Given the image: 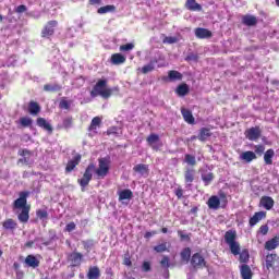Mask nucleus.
Segmentation results:
<instances>
[{"mask_svg":"<svg viewBox=\"0 0 279 279\" xmlns=\"http://www.w3.org/2000/svg\"><path fill=\"white\" fill-rule=\"evenodd\" d=\"M93 173H95L97 180H104L108 173H110V160L108 158L98 159V168L94 162H90L81 179H77V184L84 190L93 180Z\"/></svg>","mask_w":279,"mask_h":279,"instance_id":"1","label":"nucleus"},{"mask_svg":"<svg viewBox=\"0 0 279 279\" xmlns=\"http://www.w3.org/2000/svg\"><path fill=\"white\" fill-rule=\"evenodd\" d=\"M56 27H58V21H48L41 29V38H51L56 34Z\"/></svg>","mask_w":279,"mask_h":279,"instance_id":"4","label":"nucleus"},{"mask_svg":"<svg viewBox=\"0 0 279 279\" xmlns=\"http://www.w3.org/2000/svg\"><path fill=\"white\" fill-rule=\"evenodd\" d=\"M190 263L194 269H204L206 267V259L199 253L193 254Z\"/></svg>","mask_w":279,"mask_h":279,"instance_id":"6","label":"nucleus"},{"mask_svg":"<svg viewBox=\"0 0 279 279\" xmlns=\"http://www.w3.org/2000/svg\"><path fill=\"white\" fill-rule=\"evenodd\" d=\"M142 271H144L145 274L151 271V264L149 262H144L142 265Z\"/></svg>","mask_w":279,"mask_h":279,"instance_id":"54","label":"nucleus"},{"mask_svg":"<svg viewBox=\"0 0 279 279\" xmlns=\"http://www.w3.org/2000/svg\"><path fill=\"white\" fill-rule=\"evenodd\" d=\"M181 260L183 263H189L191 262V247H185L181 252Z\"/></svg>","mask_w":279,"mask_h":279,"instance_id":"41","label":"nucleus"},{"mask_svg":"<svg viewBox=\"0 0 279 279\" xmlns=\"http://www.w3.org/2000/svg\"><path fill=\"white\" fill-rule=\"evenodd\" d=\"M87 279H100L101 278V269L98 266H90L86 274Z\"/></svg>","mask_w":279,"mask_h":279,"instance_id":"14","label":"nucleus"},{"mask_svg":"<svg viewBox=\"0 0 279 279\" xmlns=\"http://www.w3.org/2000/svg\"><path fill=\"white\" fill-rule=\"evenodd\" d=\"M13 269L15 271V278L16 279H23L25 278V272L23 270H21V264H19L17 262H15L13 264Z\"/></svg>","mask_w":279,"mask_h":279,"instance_id":"40","label":"nucleus"},{"mask_svg":"<svg viewBox=\"0 0 279 279\" xmlns=\"http://www.w3.org/2000/svg\"><path fill=\"white\" fill-rule=\"evenodd\" d=\"M37 125L48 132V134H53V126L45 118H37Z\"/></svg>","mask_w":279,"mask_h":279,"instance_id":"20","label":"nucleus"},{"mask_svg":"<svg viewBox=\"0 0 279 279\" xmlns=\"http://www.w3.org/2000/svg\"><path fill=\"white\" fill-rule=\"evenodd\" d=\"M112 88L108 87V80L100 78L90 90V97H102V99H110L112 97Z\"/></svg>","mask_w":279,"mask_h":279,"instance_id":"3","label":"nucleus"},{"mask_svg":"<svg viewBox=\"0 0 279 279\" xmlns=\"http://www.w3.org/2000/svg\"><path fill=\"white\" fill-rule=\"evenodd\" d=\"M254 149H255V155L257 156H263V154H265V145L263 144L255 145Z\"/></svg>","mask_w":279,"mask_h":279,"instance_id":"49","label":"nucleus"},{"mask_svg":"<svg viewBox=\"0 0 279 279\" xmlns=\"http://www.w3.org/2000/svg\"><path fill=\"white\" fill-rule=\"evenodd\" d=\"M191 92V88L189 87V84L186 83H182L180 85H178L177 89H175V94L179 97H186V95Z\"/></svg>","mask_w":279,"mask_h":279,"instance_id":"25","label":"nucleus"},{"mask_svg":"<svg viewBox=\"0 0 279 279\" xmlns=\"http://www.w3.org/2000/svg\"><path fill=\"white\" fill-rule=\"evenodd\" d=\"M174 194L175 196L178 197V199H182L183 195H184V190H182V187H178L175 191H174Z\"/></svg>","mask_w":279,"mask_h":279,"instance_id":"59","label":"nucleus"},{"mask_svg":"<svg viewBox=\"0 0 279 279\" xmlns=\"http://www.w3.org/2000/svg\"><path fill=\"white\" fill-rule=\"evenodd\" d=\"M17 14H23V12H27V7L25 4H21L15 9Z\"/></svg>","mask_w":279,"mask_h":279,"instance_id":"60","label":"nucleus"},{"mask_svg":"<svg viewBox=\"0 0 279 279\" xmlns=\"http://www.w3.org/2000/svg\"><path fill=\"white\" fill-rule=\"evenodd\" d=\"M181 114L185 121L190 125H195V117H193V112L186 108H181Z\"/></svg>","mask_w":279,"mask_h":279,"instance_id":"13","label":"nucleus"},{"mask_svg":"<svg viewBox=\"0 0 279 279\" xmlns=\"http://www.w3.org/2000/svg\"><path fill=\"white\" fill-rule=\"evenodd\" d=\"M219 198H220L221 202H223L225 204H228V195H226V193L220 192V193H219Z\"/></svg>","mask_w":279,"mask_h":279,"instance_id":"62","label":"nucleus"},{"mask_svg":"<svg viewBox=\"0 0 279 279\" xmlns=\"http://www.w3.org/2000/svg\"><path fill=\"white\" fill-rule=\"evenodd\" d=\"M240 275L242 279H252L254 278V272L252 271V268L247 264H243L240 267Z\"/></svg>","mask_w":279,"mask_h":279,"instance_id":"12","label":"nucleus"},{"mask_svg":"<svg viewBox=\"0 0 279 279\" xmlns=\"http://www.w3.org/2000/svg\"><path fill=\"white\" fill-rule=\"evenodd\" d=\"M82 162V155L76 154L71 160L68 161L65 166V173H71L75 171V168Z\"/></svg>","mask_w":279,"mask_h":279,"instance_id":"7","label":"nucleus"},{"mask_svg":"<svg viewBox=\"0 0 279 279\" xmlns=\"http://www.w3.org/2000/svg\"><path fill=\"white\" fill-rule=\"evenodd\" d=\"M36 215L38 219H47V217H49V213H47L45 209H37Z\"/></svg>","mask_w":279,"mask_h":279,"instance_id":"50","label":"nucleus"},{"mask_svg":"<svg viewBox=\"0 0 279 279\" xmlns=\"http://www.w3.org/2000/svg\"><path fill=\"white\" fill-rule=\"evenodd\" d=\"M75 228H76V225H75V222H69L66 226H65V229H64V231L65 232H73V230H75Z\"/></svg>","mask_w":279,"mask_h":279,"instance_id":"57","label":"nucleus"},{"mask_svg":"<svg viewBox=\"0 0 279 279\" xmlns=\"http://www.w3.org/2000/svg\"><path fill=\"white\" fill-rule=\"evenodd\" d=\"M230 252L233 256H239L241 254V244L239 242H232L229 244Z\"/></svg>","mask_w":279,"mask_h":279,"instance_id":"38","label":"nucleus"},{"mask_svg":"<svg viewBox=\"0 0 279 279\" xmlns=\"http://www.w3.org/2000/svg\"><path fill=\"white\" fill-rule=\"evenodd\" d=\"M24 263L27 265V267H32V269L40 267V260H38V258H36L34 255H27Z\"/></svg>","mask_w":279,"mask_h":279,"instance_id":"19","label":"nucleus"},{"mask_svg":"<svg viewBox=\"0 0 279 279\" xmlns=\"http://www.w3.org/2000/svg\"><path fill=\"white\" fill-rule=\"evenodd\" d=\"M160 265L161 267H166L167 269H169V267H171V264H169V256L165 255L160 260Z\"/></svg>","mask_w":279,"mask_h":279,"instance_id":"52","label":"nucleus"},{"mask_svg":"<svg viewBox=\"0 0 279 279\" xmlns=\"http://www.w3.org/2000/svg\"><path fill=\"white\" fill-rule=\"evenodd\" d=\"M64 130H71L73 128V117H66L63 119Z\"/></svg>","mask_w":279,"mask_h":279,"instance_id":"46","label":"nucleus"},{"mask_svg":"<svg viewBox=\"0 0 279 279\" xmlns=\"http://www.w3.org/2000/svg\"><path fill=\"white\" fill-rule=\"evenodd\" d=\"M195 169L186 168L184 170V182L186 186H193V182H195Z\"/></svg>","mask_w":279,"mask_h":279,"instance_id":"10","label":"nucleus"},{"mask_svg":"<svg viewBox=\"0 0 279 279\" xmlns=\"http://www.w3.org/2000/svg\"><path fill=\"white\" fill-rule=\"evenodd\" d=\"M116 10H117V7H114L112 4H108V5H105V7H100L97 10V13L98 14H108V12H114Z\"/></svg>","mask_w":279,"mask_h":279,"instance_id":"43","label":"nucleus"},{"mask_svg":"<svg viewBox=\"0 0 279 279\" xmlns=\"http://www.w3.org/2000/svg\"><path fill=\"white\" fill-rule=\"evenodd\" d=\"M146 142L149 145V147H151V149L158 151V146H156V143L160 142V136L158 134L151 133L147 136Z\"/></svg>","mask_w":279,"mask_h":279,"instance_id":"18","label":"nucleus"},{"mask_svg":"<svg viewBox=\"0 0 279 279\" xmlns=\"http://www.w3.org/2000/svg\"><path fill=\"white\" fill-rule=\"evenodd\" d=\"M22 128H29L32 125V118L23 117L20 119Z\"/></svg>","mask_w":279,"mask_h":279,"instance_id":"48","label":"nucleus"},{"mask_svg":"<svg viewBox=\"0 0 279 279\" xmlns=\"http://www.w3.org/2000/svg\"><path fill=\"white\" fill-rule=\"evenodd\" d=\"M225 241L228 245L231 243H236V231L235 230H229L225 233Z\"/></svg>","mask_w":279,"mask_h":279,"instance_id":"28","label":"nucleus"},{"mask_svg":"<svg viewBox=\"0 0 279 279\" xmlns=\"http://www.w3.org/2000/svg\"><path fill=\"white\" fill-rule=\"evenodd\" d=\"M163 43L168 45H174V43H178V37H165Z\"/></svg>","mask_w":279,"mask_h":279,"instance_id":"55","label":"nucleus"},{"mask_svg":"<svg viewBox=\"0 0 279 279\" xmlns=\"http://www.w3.org/2000/svg\"><path fill=\"white\" fill-rule=\"evenodd\" d=\"M239 255H240V258H239L240 263H244V265L250 263V251L247 248L242 250V252H240Z\"/></svg>","mask_w":279,"mask_h":279,"instance_id":"42","label":"nucleus"},{"mask_svg":"<svg viewBox=\"0 0 279 279\" xmlns=\"http://www.w3.org/2000/svg\"><path fill=\"white\" fill-rule=\"evenodd\" d=\"M2 227H3L5 230H16V228H19V223L15 222L14 219L8 218V219H5V220L2 222Z\"/></svg>","mask_w":279,"mask_h":279,"instance_id":"29","label":"nucleus"},{"mask_svg":"<svg viewBox=\"0 0 279 279\" xmlns=\"http://www.w3.org/2000/svg\"><path fill=\"white\" fill-rule=\"evenodd\" d=\"M184 162H186V165H190V167H195L197 165V160L195 159V156L191 154H185Z\"/></svg>","mask_w":279,"mask_h":279,"instance_id":"44","label":"nucleus"},{"mask_svg":"<svg viewBox=\"0 0 279 279\" xmlns=\"http://www.w3.org/2000/svg\"><path fill=\"white\" fill-rule=\"evenodd\" d=\"M265 217H267L266 211H257L253 215V217L250 218L248 223L251 227H254L256 226V223H258V221H262V219H265Z\"/></svg>","mask_w":279,"mask_h":279,"instance_id":"22","label":"nucleus"},{"mask_svg":"<svg viewBox=\"0 0 279 279\" xmlns=\"http://www.w3.org/2000/svg\"><path fill=\"white\" fill-rule=\"evenodd\" d=\"M259 232H260V234H263L265 236L269 232V227L267 225H263L259 228Z\"/></svg>","mask_w":279,"mask_h":279,"instance_id":"61","label":"nucleus"},{"mask_svg":"<svg viewBox=\"0 0 279 279\" xmlns=\"http://www.w3.org/2000/svg\"><path fill=\"white\" fill-rule=\"evenodd\" d=\"M89 5H101V0H88Z\"/></svg>","mask_w":279,"mask_h":279,"instance_id":"64","label":"nucleus"},{"mask_svg":"<svg viewBox=\"0 0 279 279\" xmlns=\"http://www.w3.org/2000/svg\"><path fill=\"white\" fill-rule=\"evenodd\" d=\"M82 245L86 252H90V247H93V240L83 241Z\"/></svg>","mask_w":279,"mask_h":279,"instance_id":"53","label":"nucleus"},{"mask_svg":"<svg viewBox=\"0 0 279 279\" xmlns=\"http://www.w3.org/2000/svg\"><path fill=\"white\" fill-rule=\"evenodd\" d=\"M185 8L190 12H202V4L197 3V0H186Z\"/></svg>","mask_w":279,"mask_h":279,"instance_id":"21","label":"nucleus"},{"mask_svg":"<svg viewBox=\"0 0 279 279\" xmlns=\"http://www.w3.org/2000/svg\"><path fill=\"white\" fill-rule=\"evenodd\" d=\"M19 156H23L25 158V156H32V150L24 148V149H20L19 150Z\"/></svg>","mask_w":279,"mask_h":279,"instance_id":"58","label":"nucleus"},{"mask_svg":"<svg viewBox=\"0 0 279 279\" xmlns=\"http://www.w3.org/2000/svg\"><path fill=\"white\" fill-rule=\"evenodd\" d=\"M134 197V193L132 190L126 189L119 192V202H123L125 199H132Z\"/></svg>","mask_w":279,"mask_h":279,"instance_id":"30","label":"nucleus"},{"mask_svg":"<svg viewBox=\"0 0 279 279\" xmlns=\"http://www.w3.org/2000/svg\"><path fill=\"white\" fill-rule=\"evenodd\" d=\"M196 38L204 40L206 38H213V32L208 31V28L197 27L194 31Z\"/></svg>","mask_w":279,"mask_h":279,"instance_id":"11","label":"nucleus"},{"mask_svg":"<svg viewBox=\"0 0 279 279\" xmlns=\"http://www.w3.org/2000/svg\"><path fill=\"white\" fill-rule=\"evenodd\" d=\"M274 204H276V202L271 196H263L259 201V205L263 206L265 210H271V208H274Z\"/></svg>","mask_w":279,"mask_h":279,"instance_id":"15","label":"nucleus"},{"mask_svg":"<svg viewBox=\"0 0 279 279\" xmlns=\"http://www.w3.org/2000/svg\"><path fill=\"white\" fill-rule=\"evenodd\" d=\"M278 246H279V236H275L266 241L264 245L265 250H267L268 252L276 250Z\"/></svg>","mask_w":279,"mask_h":279,"instance_id":"24","label":"nucleus"},{"mask_svg":"<svg viewBox=\"0 0 279 279\" xmlns=\"http://www.w3.org/2000/svg\"><path fill=\"white\" fill-rule=\"evenodd\" d=\"M276 258H278V254H268L266 256V269H274V265L276 264Z\"/></svg>","mask_w":279,"mask_h":279,"instance_id":"34","label":"nucleus"},{"mask_svg":"<svg viewBox=\"0 0 279 279\" xmlns=\"http://www.w3.org/2000/svg\"><path fill=\"white\" fill-rule=\"evenodd\" d=\"M182 73H180L179 71L175 70H170L168 72V77H163V81L167 82V80L169 82H178V81H182Z\"/></svg>","mask_w":279,"mask_h":279,"instance_id":"23","label":"nucleus"},{"mask_svg":"<svg viewBox=\"0 0 279 279\" xmlns=\"http://www.w3.org/2000/svg\"><path fill=\"white\" fill-rule=\"evenodd\" d=\"M213 134L210 133V129L202 128L198 134V141H206V138H209Z\"/></svg>","mask_w":279,"mask_h":279,"instance_id":"39","label":"nucleus"},{"mask_svg":"<svg viewBox=\"0 0 279 279\" xmlns=\"http://www.w3.org/2000/svg\"><path fill=\"white\" fill-rule=\"evenodd\" d=\"M154 251L157 254H162V252H169V248L167 247V242L154 246Z\"/></svg>","mask_w":279,"mask_h":279,"instance_id":"45","label":"nucleus"},{"mask_svg":"<svg viewBox=\"0 0 279 279\" xmlns=\"http://www.w3.org/2000/svg\"><path fill=\"white\" fill-rule=\"evenodd\" d=\"M154 234H158V231H147V232L144 234V238H145V239H151V236H154Z\"/></svg>","mask_w":279,"mask_h":279,"instance_id":"63","label":"nucleus"},{"mask_svg":"<svg viewBox=\"0 0 279 279\" xmlns=\"http://www.w3.org/2000/svg\"><path fill=\"white\" fill-rule=\"evenodd\" d=\"M201 178L204 182V186H209V184L213 183V180H215V173H213V172H203L201 174Z\"/></svg>","mask_w":279,"mask_h":279,"instance_id":"31","label":"nucleus"},{"mask_svg":"<svg viewBox=\"0 0 279 279\" xmlns=\"http://www.w3.org/2000/svg\"><path fill=\"white\" fill-rule=\"evenodd\" d=\"M133 171L142 178H149V165L137 163L133 167Z\"/></svg>","mask_w":279,"mask_h":279,"instance_id":"9","label":"nucleus"},{"mask_svg":"<svg viewBox=\"0 0 279 279\" xmlns=\"http://www.w3.org/2000/svg\"><path fill=\"white\" fill-rule=\"evenodd\" d=\"M157 62H158V60H153L148 64L144 65L142 68V73L144 75H147V73H151V71H154V69H156V63Z\"/></svg>","mask_w":279,"mask_h":279,"instance_id":"36","label":"nucleus"},{"mask_svg":"<svg viewBox=\"0 0 279 279\" xmlns=\"http://www.w3.org/2000/svg\"><path fill=\"white\" fill-rule=\"evenodd\" d=\"M240 158L245 162H252V160H256V153L246 150L240 155Z\"/></svg>","mask_w":279,"mask_h":279,"instance_id":"32","label":"nucleus"},{"mask_svg":"<svg viewBox=\"0 0 279 279\" xmlns=\"http://www.w3.org/2000/svg\"><path fill=\"white\" fill-rule=\"evenodd\" d=\"M59 108L61 110H69L71 108V102L66 98H62L59 102Z\"/></svg>","mask_w":279,"mask_h":279,"instance_id":"47","label":"nucleus"},{"mask_svg":"<svg viewBox=\"0 0 279 279\" xmlns=\"http://www.w3.org/2000/svg\"><path fill=\"white\" fill-rule=\"evenodd\" d=\"M97 128H101V118L95 117L92 119V122L88 126V132H94V134H97Z\"/></svg>","mask_w":279,"mask_h":279,"instance_id":"27","label":"nucleus"},{"mask_svg":"<svg viewBox=\"0 0 279 279\" xmlns=\"http://www.w3.org/2000/svg\"><path fill=\"white\" fill-rule=\"evenodd\" d=\"M132 49H134V44L132 43L120 46V51H132Z\"/></svg>","mask_w":279,"mask_h":279,"instance_id":"51","label":"nucleus"},{"mask_svg":"<svg viewBox=\"0 0 279 279\" xmlns=\"http://www.w3.org/2000/svg\"><path fill=\"white\" fill-rule=\"evenodd\" d=\"M68 263H70L71 267H81L82 263H84V254L73 251L68 255Z\"/></svg>","mask_w":279,"mask_h":279,"instance_id":"5","label":"nucleus"},{"mask_svg":"<svg viewBox=\"0 0 279 279\" xmlns=\"http://www.w3.org/2000/svg\"><path fill=\"white\" fill-rule=\"evenodd\" d=\"M29 197V192H20L19 198L13 202V208L15 210H21L17 214V219L20 223H27L29 221V210H32V205L27 204V198Z\"/></svg>","mask_w":279,"mask_h":279,"instance_id":"2","label":"nucleus"},{"mask_svg":"<svg viewBox=\"0 0 279 279\" xmlns=\"http://www.w3.org/2000/svg\"><path fill=\"white\" fill-rule=\"evenodd\" d=\"M260 128L259 126H253L245 131V137L248 141H258L260 138Z\"/></svg>","mask_w":279,"mask_h":279,"instance_id":"8","label":"nucleus"},{"mask_svg":"<svg viewBox=\"0 0 279 279\" xmlns=\"http://www.w3.org/2000/svg\"><path fill=\"white\" fill-rule=\"evenodd\" d=\"M274 156H276V153L272 148H269L264 153V161L265 165H274Z\"/></svg>","mask_w":279,"mask_h":279,"instance_id":"33","label":"nucleus"},{"mask_svg":"<svg viewBox=\"0 0 279 279\" xmlns=\"http://www.w3.org/2000/svg\"><path fill=\"white\" fill-rule=\"evenodd\" d=\"M207 206L211 210H219V207L221 206V199H219V196L213 195L208 198Z\"/></svg>","mask_w":279,"mask_h":279,"instance_id":"16","label":"nucleus"},{"mask_svg":"<svg viewBox=\"0 0 279 279\" xmlns=\"http://www.w3.org/2000/svg\"><path fill=\"white\" fill-rule=\"evenodd\" d=\"M28 112H29V114H38L40 112V105H38V102L32 100L28 104Z\"/></svg>","mask_w":279,"mask_h":279,"instance_id":"35","label":"nucleus"},{"mask_svg":"<svg viewBox=\"0 0 279 279\" xmlns=\"http://www.w3.org/2000/svg\"><path fill=\"white\" fill-rule=\"evenodd\" d=\"M128 59L122 53H113L111 56V64H114L116 66H119V64H125V61Z\"/></svg>","mask_w":279,"mask_h":279,"instance_id":"26","label":"nucleus"},{"mask_svg":"<svg viewBox=\"0 0 279 279\" xmlns=\"http://www.w3.org/2000/svg\"><path fill=\"white\" fill-rule=\"evenodd\" d=\"M44 90L46 93H58L59 90H62V86L59 84H46L44 85Z\"/></svg>","mask_w":279,"mask_h":279,"instance_id":"37","label":"nucleus"},{"mask_svg":"<svg viewBox=\"0 0 279 279\" xmlns=\"http://www.w3.org/2000/svg\"><path fill=\"white\" fill-rule=\"evenodd\" d=\"M242 24L246 25V27H254L258 25V19L254 15L246 14L242 17Z\"/></svg>","mask_w":279,"mask_h":279,"instance_id":"17","label":"nucleus"},{"mask_svg":"<svg viewBox=\"0 0 279 279\" xmlns=\"http://www.w3.org/2000/svg\"><path fill=\"white\" fill-rule=\"evenodd\" d=\"M178 236H180L181 241H191V236L189 234H184L182 230L178 231Z\"/></svg>","mask_w":279,"mask_h":279,"instance_id":"56","label":"nucleus"}]
</instances>
